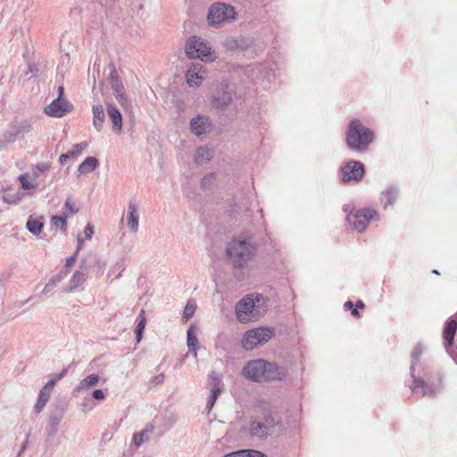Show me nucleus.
<instances>
[{"label":"nucleus","instance_id":"2","mask_svg":"<svg viewBox=\"0 0 457 457\" xmlns=\"http://www.w3.org/2000/svg\"><path fill=\"white\" fill-rule=\"evenodd\" d=\"M242 374L252 381L264 382L282 380L287 376V370L285 367L278 366L276 363L256 359L245 363Z\"/></svg>","mask_w":457,"mask_h":457},{"label":"nucleus","instance_id":"35","mask_svg":"<svg viewBox=\"0 0 457 457\" xmlns=\"http://www.w3.org/2000/svg\"><path fill=\"white\" fill-rule=\"evenodd\" d=\"M195 309L196 306L194 303L190 301L187 302L183 311V319H185L186 321L188 320L194 315Z\"/></svg>","mask_w":457,"mask_h":457},{"label":"nucleus","instance_id":"58","mask_svg":"<svg viewBox=\"0 0 457 457\" xmlns=\"http://www.w3.org/2000/svg\"><path fill=\"white\" fill-rule=\"evenodd\" d=\"M432 272L435 274H439V272L436 270H434Z\"/></svg>","mask_w":457,"mask_h":457},{"label":"nucleus","instance_id":"3","mask_svg":"<svg viewBox=\"0 0 457 457\" xmlns=\"http://www.w3.org/2000/svg\"><path fill=\"white\" fill-rule=\"evenodd\" d=\"M375 138L373 130L366 127L360 120L353 119L346 131L345 142L353 152L364 153Z\"/></svg>","mask_w":457,"mask_h":457},{"label":"nucleus","instance_id":"19","mask_svg":"<svg viewBox=\"0 0 457 457\" xmlns=\"http://www.w3.org/2000/svg\"><path fill=\"white\" fill-rule=\"evenodd\" d=\"M100 377L97 374H90L85 378L81 379L77 386L74 388L73 393H81L89 390L98 385Z\"/></svg>","mask_w":457,"mask_h":457},{"label":"nucleus","instance_id":"26","mask_svg":"<svg viewBox=\"0 0 457 457\" xmlns=\"http://www.w3.org/2000/svg\"><path fill=\"white\" fill-rule=\"evenodd\" d=\"M93 114H94V126L97 130H101L103 128V124L104 121V108L101 104L95 105L93 107Z\"/></svg>","mask_w":457,"mask_h":457},{"label":"nucleus","instance_id":"31","mask_svg":"<svg viewBox=\"0 0 457 457\" xmlns=\"http://www.w3.org/2000/svg\"><path fill=\"white\" fill-rule=\"evenodd\" d=\"M51 223L54 227L61 229L62 231L66 230V226H67L66 216L54 215L51 218Z\"/></svg>","mask_w":457,"mask_h":457},{"label":"nucleus","instance_id":"29","mask_svg":"<svg viewBox=\"0 0 457 457\" xmlns=\"http://www.w3.org/2000/svg\"><path fill=\"white\" fill-rule=\"evenodd\" d=\"M212 156V154L210 149L207 147H199L195 152V159L197 163H203L209 161Z\"/></svg>","mask_w":457,"mask_h":457},{"label":"nucleus","instance_id":"5","mask_svg":"<svg viewBox=\"0 0 457 457\" xmlns=\"http://www.w3.org/2000/svg\"><path fill=\"white\" fill-rule=\"evenodd\" d=\"M274 335L275 331L271 328L261 327L250 329L244 334L242 346L245 350H252L258 345L266 344Z\"/></svg>","mask_w":457,"mask_h":457},{"label":"nucleus","instance_id":"49","mask_svg":"<svg viewBox=\"0 0 457 457\" xmlns=\"http://www.w3.org/2000/svg\"><path fill=\"white\" fill-rule=\"evenodd\" d=\"M70 158H71V156L70 155L69 152L67 154H62L60 155L59 157V162L61 164H64L67 160H69Z\"/></svg>","mask_w":457,"mask_h":457},{"label":"nucleus","instance_id":"6","mask_svg":"<svg viewBox=\"0 0 457 457\" xmlns=\"http://www.w3.org/2000/svg\"><path fill=\"white\" fill-rule=\"evenodd\" d=\"M186 54L189 58H199L202 61H213V52L206 42L196 36L191 37L186 44Z\"/></svg>","mask_w":457,"mask_h":457},{"label":"nucleus","instance_id":"57","mask_svg":"<svg viewBox=\"0 0 457 457\" xmlns=\"http://www.w3.org/2000/svg\"><path fill=\"white\" fill-rule=\"evenodd\" d=\"M413 370H414V367H413V364H412V365L411 366V373L413 372Z\"/></svg>","mask_w":457,"mask_h":457},{"label":"nucleus","instance_id":"53","mask_svg":"<svg viewBox=\"0 0 457 457\" xmlns=\"http://www.w3.org/2000/svg\"><path fill=\"white\" fill-rule=\"evenodd\" d=\"M344 306H345V309H353V303L351 301H347V302L345 303Z\"/></svg>","mask_w":457,"mask_h":457},{"label":"nucleus","instance_id":"56","mask_svg":"<svg viewBox=\"0 0 457 457\" xmlns=\"http://www.w3.org/2000/svg\"><path fill=\"white\" fill-rule=\"evenodd\" d=\"M351 310H352V315L353 316H354V317H358L359 316V311L357 310V308H353Z\"/></svg>","mask_w":457,"mask_h":457},{"label":"nucleus","instance_id":"51","mask_svg":"<svg viewBox=\"0 0 457 457\" xmlns=\"http://www.w3.org/2000/svg\"><path fill=\"white\" fill-rule=\"evenodd\" d=\"M63 94H64V88L62 86H60L58 87V97L56 99H64Z\"/></svg>","mask_w":457,"mask_h":457},{"label":"nucleus","instance_id":"22","mask_svg":"<svg viewBox=\"0 0 457 457\" xmlns=\"http://www.w3.org/2000/svg\"><path fill=\"white\" fill-rule=\"evenodd\" d=\"M107 113L112 122L113 129L120 132L122 128V118L120 111L112 104L107 105Z\"/></svg>","mask_w":457,"mask_h":457},{"label":"nucleus","instance_id":"11","mask_svg":"<svg viewBox=\"0 0 457 457\" xmlns=\"http://www.w3.org/2000/svg\"><path fill=\"white\" fill-rule=\"evenodd\" d=\"M73 111L72 104L67 99H55L45 108V113L49 117L62 118Z\"/></svg>","mask_w":457,"mask_h":457},{"label":"nucleus","instance_id":"41","mask_svg":"<svg viewBox=\"0 0 457 457\" xmlns=\"http://www.w3.org/2000/svg\"><path fill=\"white\" fill-rule=\"evenodd\" d=\"M65 209L68 215H73L79 210L77 207H75V202H66Z\"/></svg>","mask_w":457,"mask_h":457},{"label":"nucleus","instance_id":"7","mask_svg":"<svg viewBox=\"0 0 457 457\" xmlns=\"http://www.w3.org/2000/svg\"><path fill=\"white\" fill-rule=\"evenodd\" d=\"M235 15L236 12L232 6L218 3L211 6L208 13V21L212 25H220L234 20Z\"/></svg>","mask_w":457,"mask_h":457},{"label":"nucleus","instance_id":"17","mask_svg":"<svg viewBox=\"0 0 457 457\" xmlns=\"http://www.w3.org/2000/svg\"><path fill=\"white\" fill-rule=\"evenodd\" d=\"M411 389L412 393L420 394L421 396L434 395L436 392V387L428 385L425 380L421 378H414Z\"/></svg>","mask_w":457,"mask_h":457},{"label":"nucleus","instance_id":"16","mask_svg":"<svg viewBox=\"0 0 457 457\" xmlns=\"http://www.w3.org/2000/svg\"><path fill=\"white\" fill-rule=\"evenodd\" d=\"M138 220H139L138 205L136 203L130 202L128 206L127 225L131 233L137 232Z\"/></svg>","mask_w":457,"mask_h":457},{"label":"nucleus","instance_id":"9","mask_svg":"<svg viewBox=\"0 0 457 457\" xmlns=\"http://www.w3.org/2000/svg\"><path fill=\"white\" fill-rule=\"evenodd\" d=\"M343 183L359 182L364 176L365 167L362 162L350 160L340 168Z\"/></svg>","mask_w":457,"mask_h":457},{"label":"nucleus","instance_id":"48","mask_svg":"<svg viewBox=\"0 0 457 457\" xmlns=\"http://www.w3.org/2000/svg\"><path fill=\"white\" fill-rule=\"evenodd\" d=\"M83 242H84L83 237L80 235H79L77 237V248H76L75 253H79V252L82 248Z\"/></svg>","mask_w":457,"mask_h":457},{"label":"nucleus","instance_id":"46","mask_svg":"<svg viewBox=\"0 0 457 457\" xmlns=\"http://www.w3.org/2000/svg\"><path fill=\"white\" fill-rule=\"evenodd\" d=\"M77 256H78V253H75L73 255L67 258L66 262H65V266L67 268L71 267L75 263V262L77 260Z\"/></svg>","mask_w":457,"mask_h":457},{"label":"nucleus","instance_id":"42","mask_svg":"<svg viewBox=\"0 0 457 457\" xmlns=\"http://www.w3.org/2000/svg\"><path fill=\"white\" fill-rule=\"evenodd\" d=\"M94 233V228L90 223H87L84 229L85 238L90 240Z\"/></svg>","mask_w":457,"mask_h":457},{"label":"nucleus","instance_id":"1","mask_svg":"<svg viewBox=\"0 0 457 457\" xmlns=\"http://www.w3.org/2000/svg\"><path fill=\"white\" fill-rule=\"evenodd\" d=\"M256 250L257 244L252 235L244 232L228 244L226 253L234 268L243 269L253 260Z\"/></svg>","mask_w":457,"mask_h":457},{"label":"nucleus","instance_id":"45","mask_svg":"<svg viewBox=\"0 0 457 457\" xmlns=\"http://www.w3.org/2000/svg\"><path fill=\"white\" fill-rule=\"evenodd\" d=\"M46 404V402L43 401V400H40L37 398V401L34 406V411L36 413H39L42 411V410L45 408Z\"/></svg>","mask_w":457,"mask_h":457},{"label":"nucleus","instance_id":"30","mask_svg":"<svg viewBox=\"0 0 457 457\" xmlns=\"http://www.w3.org/2000/svg\"><path fill=\"white\" fill-rule=\"evenodd\" d=\"M187 343L188 349H192V347H197L198 339L195 335V330L194 326H191L187 332Z\"/></svg>","mask_w":457,"mask_h":457},{"label":"nucleus","instance_id":"27","mask_svg":"<svg viewBox=\"0 0 457 457\" xmlns=\"http://www.w3.org/2000/svg\"><path fill=\"white\" fill-rule=\"evenodd\" d=\"M153 433V428H145L133 436V442L137 447H139L142 444L148 441L150 435Z\"/></svg>","mask_w":457,"mask_h":457},{"label":"nucleus","instance_id":"32","mask_svg":"<svg viewBox=\"0 0 457 457\" xmlns=\"http://www.w3.org/2000/svg\"><path fill=\"white\" fill-rule=\"evenodd\" d=\"M111 87L114 92V95H117V94H120V93H122L125 91L122 82L116 76H112Z\"/></svg>","mask_w":457,"mask_h":457},{"label":"nucleus","instance_id":"15","mask_svg":"<svg viewBox=\"0 0 457 457\" xmlns=\"http://www.w3.org/2000/svg\"><path fill=\"white\" fill-rule=\"evenodd\" d=\"M87 278V269L80 265L79 269L76 270L71 276L69 285L64 288V292L71 293L78 289L83 285Z\"/></svg>","mask_w":457,"mask_h":457},{"label":"nucleus","instance_id":"21","mask_svg":"<svg viewBox=\"0 0 457 457\" xmlns=\"http://www.w3.org/2000/svg\"><path fill=\"white\" fill-rule=\"evenodd\" d=\"M209 126V120L204 116H197L196 118L192 119L190 122L191 130L196 136L203 135Z\"/></svg>","mask_w":457,"mask_h":457},{"label":"nucleus","instance_id":"14","mask_svg":"<svg viewBox=\"0 0 457 457\" xmlns=\"http://www.w3.org/2000/svg\"><path fill=\"white\" fill-rule=\"evenodd\" d=\"M209 382L211 386V395L208 397L206 407L211 410L221 392V378L217 373L212 372L209 375Z\"/></svg>","mask_w":457,"mask_h":457},{"label":"nucleus","instance_id":"36","mask_svg":"<svg viewBox=\"0 0 457 457\" xmlns=\"http://www.w3.org/2000/svg\"><path fill=\"white\" fill-rule=\"evenodd\" d=\"M19 180L23 189L28 190L35 187V184L31 180H29V176L28 174H21L19 177Z\"/></svg>","mask_w":457,"mask_h":457},{"label":"nucleus","instance_id":"13","mask_svg":"<svg viewBox=\"0 0 457 457\" xmlns=\"http://www.w3.org/2000/svg\"><path fill=\"white\" fill-rule=\"evenodd\" d=\"M65 406L63 404H54L51 406L49 411V434L54 436L58 429V426L64 417Z\"/></svg>","mask_w":457,"mask_h":457},{"label":"nucleus","instance_id":"40","mask_svg":"<svg viewBox=\"0 0 457 457\" xmlns=\"http://www.w3.org/2000/svg\"><path fill=\"white\" fill-rule=\"evenodd\" d=\"M163 381H164V374L161 373V374L156 375L154 378H152L151 380L149 381V384L152 386H156L158 385L162 384Z\"/></svg>","mask_w":457,"mask_h":457},{"label":"nucleus","instance_id":"37","mask_svg":"<svg viewBox=\"0 0 457 457\" xmlns=\"http://www.w3.org/2000/svg\"><path fill=\"white\" fill-rule=\"evenodd\" d=\"M66 370H63L59 375L56 376L55 378H52L50 379L46 385L45 386L43 387L44 389L49 391V392H52V389L54 387V386L55 385V383L60 380L63 376L64 374L66 373Z\"/></svg>","mask_w":457,"mask_h":457},{"label":"nucleus","instance_id":"20","mask_svg":"<svg viewBox=\"0 0 457 457\" xmlns=\"http://www.w3.org/2000/svg\"><path fill=\"white\" fill-rule=\"evenodd\" d=\"M457 330V320H451L447 321L444 328L443 336L445 341V348L448 351V347L453 344L454 336Z\"/></svg>","mask_w":457,"mask_h":457},{"label":"nucleus","instance_id":"54","mask_svg":"<svg viewBox=\"0 0 457 457\" xmlns=\"http://www.w3.org/2000/svg\"><path fill=\"white\" fill-rule=\"evenodd\" d=\"M189 351L193 353L194 357H197V347H192V349H189Z\"/></svg>","mask_w":457,"mask_h":457},{"label":"nucleus","instance_id":"33","mask_svg":"<svg viewBox=\"0 0 457 457\" xmlns=\"http://www.w3.org/2000/svg\"><path fill=\"white\" fill-rule=\"evenodd\" d=\"M87 147V142H82L79 144L73 145L71 150H69L70 155L72 157H75L77 155H79L83 153V151Z\"/></svg>","mask_w":457,"mask_h":457},{"label":"nucleus","instance_id":"25","mask_svg":"<svg viewBox=\"0 0 457 457\" xmlns=\"http://www.w3.org/2000/svg\"><path fill=\"white\" fill-rule=\"evenodd\" d=\"M223 457H267L264 453L256 450L244 449L225 454Z\"/></svg>","mask_w":457,"mask_h":457},{"label":"nucleus","instance_id":"44","mask_svg":"<svg viewBox=\"0 0 457 457\" xmlns=\"http://www.w3.org/2000/svg\"><path fill=\"white\" fill-rule=\"evenodd\" d=\"M50 395H51V392L42 388L38 394L37 398L47 403L50 398Z\"/></svg>","mask_w":457,"mask_h":457},{"label":"nucleus","instance_id":"52","mask_svg":"<svg viewBox=\"0 0 457 457\" xmlns=\"http://www.w3.org/2000/svg\"><path fill=\"white\" fill-rule=\"evenodd\" d=\"M28 443H29V435H27L26 439L21 445V448L18 453L19 455L21 453V452H23L26 449Z\"/></svg>","mask_w":457,"mask_h":457},{"label":"nucleus","instance_id":"34","mask_svg":"<svg viewBox=\"0 0 457 457\" xmlns=\"http://www.w3.org/2000/svg\"><path fill=\"white\" fill-rule=\"evenodd\" d=\"M382 196L386 200H393L399 196L398 189L394 186H390L382 192Z\"/></svg>","mask_w":457,"mask_h":457},{"label":"nucleus","instance_id":"8","mask_svg":"<svg viewBox=\"0 0 457 457\" xmlns=\"http://www.w3.org/2000/svg\"><path fill=\"white\" fill-rule=\"evenodd\" d=\"M377 216V212L371 209H360L355 212H350L346 215L347 223L353 228L359 232H362L370 220Z\"/></svg>","mask_w":457,"mask_h":457},{"label":"nucleus","instance_id":"24","mask_svg":"<svg viewBox=\"0 0 457 457\" xmlns=\"http://www.w3.org/2000/svg\"><path fill=\"white\" fill-rule=\"evenodd\" d=\"M98 161L96 157H87L79 166L78 171L81 174H87L96 170Z\"/></svg>","mask_w":457,"mask_h":457},{"label":"nucleus","instance_id":"28","mask_svg":"<svg viewBox=\"0 0 457 457\" xmlns=\"http://www.w3.org/2000/svg\"><path fill=\"white\" fill-rule=\"evenodd\" d=\"M146 324V318L145 316V310H141L137 318V324L135 329L137 342H140L143 337V331Z\"/></svg>","mask_w":457,"mask_h":457},{"label":"nucleus","instance_id":"38","mask_svg":"<svg viewBox=\"0 0 457 457\" xmlns=\"http://www.w3.org/2000/svg\"><path fill=\"white\" fill-rule=\"evenodd\" d=\"M115 98L118 101V103L123 107L126 108L129 105L128 97L126 95V92H122L120 94L115 95Z\"/></svg>","mask_w":457,"mask_h":457},{"label":"nucleus","instance_id":"55","mask_svg":"<svg viewBox=\"0 0 457 457\" xmlns=\"http://www.w3.org/2000/svg\"><path fill=\"white\" fill-rule=\"evenodd\" d=\"M356 307L357 308H363L364 307V303L361 301V300H358L357 303H356Z\"/></svg>","mask_w":457,"mask_h":457},{"label":"nucleus","instance_id":"50","mask_svg":"<svg viewBox=\"0 0 457 457\" xmlns=\"http://www.w3.org/2000/svg\"><path fill=\"white\" fill-rule=\"evenodd\" d=\"M212 179H213V176H212V175H209V176L204 177V179H203V182H202V183H203V186H204V187H206V185H207L208 183H210V182H211V180H212Z\"/></svg>","mask_w":457,"mask_h":457},{"label":"nucleus","instance_id":"43","mask_svg":"<svg viewBox=\"0 0 457 457\" xmlns=\"http://www.w3.org/2000/svg\"><path fill=\"white\" fill-rule=\"evenodd\" d=\"M92 397L96 400L103 401L105 399V395L101 389H95L92 392Z\"/></svg>","mask_w":457,"mask_h":457},{"label":"nucleus","instance_id":"23","mask_svg":"<svg viewBox=\"0 0 457 457\" xmlns=\"http://www.w3.org/2000/svg\"><path fill=\"white\" fill-rule=\"evenodd\" d=\"M69 270H62L57 275L52 277L50 280L46 284L42 293L48 294L53 291L54 287L64 278L67 277Z\"/></svg>","mask_w":457,"mask_h":457},{"label":"nucleus","instance_id":"10","mask_svg":"<svg viewBox=\"0 0 457 457\" xmlns=\"http://www.w3.org/2000/svg\"><path fill=\"white\" fill-rule=\"evenodd\" d=\"M278 422L271 413L264 416V421L256 419L251 420L247 429L248 434L252 437L264 438L269 434L270 428H273Z\"/></svg>","mask_w":457,"mask_h":457},{"label":"nucleus","instance_id":"47","mask_svg":"<svg viewBox=\"0 0 457 457\" xmlns=\"http://www.w3.org/2000/svg\"><path fill=\"white\" fill-rule=\"evenodd\" d=\"M36 168L39 171L44 172L50 169V164L47 162H41V163H38Z\"/></svg>","mask_w":457,"mask_h":457},{"label":"nucleus","instance_id":"12","mask_svg":"<svg viewBox=\"0 0 457 457\" xmlns=\"http://www.w3.org/2000/svg\"><path fill=\"white\" fill-rule=\"evenodd\" d=\"M206 76L207 71L203 65L193 64L186 73V80L190 87H198Z\"/></svg>","mask_w":457,"mask_h":457},{"label":"nucleus","instance_id":"4","mask_svg":"<svg viewBox=\"0 0 457 457\" xmlns=\"http://www.w3.org/2000/svg\"><path fill=\"white\" fill-rule=\"evenodd\" d=\"M266 308V300L262 295H248L237 303V318L242 323L253 321L263 314Z\"/></svg>","mask_w":457,"mask_h":457},{"label":"nucleus","instance_id":"39","mask_svg":"<svg viewBox=\"0 0 457 457\" xmlns=\"http://www.w3.org/2000/svg\"><path fill=\"white\" fill-rule=\"evenodd\" d=\"M423 353V347L420 344H418L412 350L411 352V359L413 361H418L419 358L420 357V355L422 354Z\"/></svg>","mask_w":457,"mask_h":457},{"label":"nucleus","instance_id":"18","mask_svg":"<svg viewBox=\"0 0 457 457\" xmlns=\"http://www.w3.org/2000/svg\"><path fill=\"white\" fill-rule=\"evenodd\" d=\"M45 225V219L41 215L32 214L29 217L26 228L34 236H39Z\"/></svg>","mask_w":457,"mask_h":457}]
</instances>
